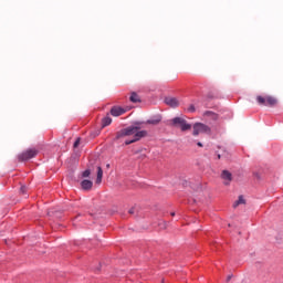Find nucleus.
I'll return each mask as SVG.
<instances>
[{"instance_id": "f257e3e1", "label": "nucleus", "mask_w": 283, "mask_h": 283, "mask_svg": "<svg viewBox=\"0 0 283 283\" xmlns=\"http://www.w3.org/2000/svg\"><path fill=\"white\" fill-rule=\"evenodd\" d=\"M126 136H133V139L125 142V145H132L133 143H138L140 138H145V136H147V130H140L139 126H129L117 132L115 139L118 140Z\"/></svg>"}, {"instance_id": "f03ea898", "label": "nucleus", "mask_w": 283, "mask_h": 283, "mask_svg": "<svg viewBox=\"0 0 283 283\" xmlns=\"http://www.w3.org/2000/svg\"><path fill=\"white\" fill-rule=\"evenodd\" d=\"M168 125L170 127H179L181 132H189V129H191V125L182 117H175L170 119Z\"/></svg>"}, {"instance_id": "7ed1b4c3", "label": "nucleus", "mask_w": 283, "mask_h": 283, "mask_svg": "<svg viewBox=\"0 0 283 283\" xmlns=\"http://www.w3.org/2000/svg\"><path fill=\"white\" fill-rule=\"evenodd\" d=\"M256 103H259L260 105H264L266 107H275V105H277V99L271 95H258Z\"/></svg>"}, {"instance_id": "20e7f679", "label": "nucleus", "mask_w": 283, "mask_h": 283, "mask_svg": "<svg viewBox=\"0 0 283 283\" xmlns=\"http://www.w3.org/2000/svg\"><path fill=\"white\" fill-rule=\"evenodd\" d=\"M39 154V150L36 148H29L18 155L19 163H25V160H32V158H35V156Z\"/></svg>"}, {"instance_id": "39448f33", "label": "nucleus", "mask_w": 283, "mask_h": 283, "mask_svg": "<svg viewBox=\"0 0 283 283\" xmlns=\"http://www.w3.org/2000/svg\"><path fill=\"white\" fill-rule=\"evenodd\" d=\"M192 134L195 136H199V134H211V128L202 123H196Z\"/></svg>"}, {"instance_id": "423d86ee", "label": "nucleus", "mask_w": 283, "mask_h": 283, "mask_svg": "<svg viewBox=\"0 0 283 283\" xmlns=\"http://www.w3.org/2000/svg\"><path fill=\"white\" fill-rule=\"evenodd\" d=\"M166 105H169V107H179L180 102L176 97H166L165 98Z\"/></svg>"}, {"instance_id": "0eeeda50", "label": "nucleus", "mask_w": 283, "mask_h": 283, "mask_svg": "<svg viewBox=\"0 0 283 283\" xmlns=\"http://www.w3.org/2000/svg\"><path fill=\"white\" fill-rule=\"evenodd\" d=\"M125 108L120 107V106H113L111 108V114L113 116H123V114H125Z\"/></svg>"}, {"instance_id": "6e6552de", "label": "nucleus", "mask_w": 283, "mask_h": 283, "mask_svg": "<svg viewBox=\"0 0 283 283\" xmlns=\"http://www.w3.org/2000/svg\"><path fill=\"white\" fill-rule=\"evenodd\" d=\"M221 178H222V180H224V185H229V182H231V180H233V176L231 175V172L229 170H223L221 172Z\"/></svg>"}, {"instance_id": "1a4fd4ad", "label": "nucleus", "mask_w": 283, "mask_h": 283, "mask_svg": "<svg viewBox=\"0 0 283 283\" xmlns=\"http://www.w3.org/2000/svg\"><path fill=\"white\" fill-rule=\"evenodd\" d=\"M92 187H94V182H92V180L84 179V180L81 182V188H82L84 191H90V189H92Z\"/></svg>"}, {"instance_id": "9d476101", "label": "nucleus", "mask_w": 283, "mask_h": 283, "mask_svg": "<svg viewBox=\"0 0 283 283\" xmlns=\"http://www.w3.org/2000/svg\"><path fill=\"white\" fill-rule=\"evenodd\" d=\"M203 116H206V118H210L211 120H218V114H216L211 111H206L203 113Z\"/></svg>"}, {"instance_id": "9b49d317", "label": "nucleus", "mask_w": 283, "mask_h": 283, "mask_svg": "<svg viewBox=\"0 0 283 283\" xmlns=\"http://www.w3.org/2000/svg\"><path fill=\"white\" fill-rule=\"evenodd\" d=\"M96 185H101L103 182V168L101 166L97 167V178H96Z\"/></svg>"}, {"instance_id": "f8f14e48", "label": "nucleus", "mask_w": 283, "mask_h": 283, "mask_svg": "<svg viewBox=\"0 0 283 283\" xmlns=\"http://www.w3.org/2000/svg\"><path fill=\"white\" fill-rule=\"evenodd\" d=\"M129 101L132 103H140V96H138V94L136 92H133L130 94Z\"/></svg>"}, {"instance_id": "ddd939ff", "label": "nucleus", "mask_w": 283, "mask_h": 283, "mask_svg": "<svg viewBox=\"0 0 283 283\" xmlns=\"http://www.w3.org/2000/svg\"><path fill=\"white\" fill-rule=\"evenodd\" d=\"M108 125H112V117L109 115L102 119V127H108Z\"/></svg>"}, {"instance_id": "4468645a", "label": "nucleus", "mask_w": 283, "mask_h": 283, "mask_svg": "<svg viewBox=\"0 0 283 283\" xmlns=\"http://www.w3.org/2000/svg\"><path fill=\"white\" fill-rule=\"evenodd\" d=\"M245 200L244 197L240 196L239 199L233 203L234 209L240 207V205H244Z\"/></svg>"}, {"instance_id": "2eb2a0df", "label": "nucleus", "mask_w": 283, "mask_h": 283, "mask_svg": "<svg viewBox=\"0 0 283 283\" xmlns=\"http://www.w3.org/2000/svg\"><path fill=\"white\" fill-rule=\"evenodd\" d=\"M160 120H161V118L157 117L154 119H148L146 123H147V125H158L160 123Z\"/></svg>"}, {"instance_id": "dca6fc26", "label": "nucleus", "mask_w": 283, "mask_h": 283, "mask_svg": "<svg viewBox=\"0 0 283 283\" xmlns=\"http://www.w3.org/2000/svg\"><path fill=\"white\" fill-rule=\"evenodd\" d=\"M92 175V171L90 169H86L82 172V178H90Z\"/></svg>"}, {"instance_id": "f3484780", "label": "nucleus", "mask_w": 283, "mask_h": 283, "mask_svg": "<svg viewBox=\"0 0 283 283\" xmlns=\"http://www.w3.org/2000/svg\"><path fill=\"white\" fill-rule=\"evenodd\" d=\"M188 112H190V113L196 112V106H195L193 104H191V105L188 107Z\"/></svg>"}, {"instance_id": "a211bd4d", "label": "nucleus", "mask_w": 283, "mask_h": 283, "mask_svg": "<svg viewBox=\"0 0 283 283\" xmlns=\"http://www.w3.org/2000/svg\"><path fill=\"white\" fill-rule=\"evenodd\" d=\"M81 145V138H77L73 145V147H78Z\"/></svg>"}, {"instance_id": "6ab92c4d", "label": "nucleus", "mask_w": 283, "mask_h": 283, "mask_svg": "<svg viewBox=\"0 0 283 283\" xmlns=\"http://www.w3.org/2000/svg\"><path fill=\"white\" fill-rule=\"evenodd\" d=\"M25 191H28V188H25V186H22L20 188V193H25Z\"/></svg>"}, {"instance_id": "aec40b11", "label": "nucleus", "mask_w": 283, "mask_h": 283, "mask_svg": "<svg viewBox=\"0 0 283 283\" xmlns=\"http://www.w3.org/2000/svg\"><path fill=\"white\" fill-rule=\"evenodd\" d=\"M135 211H136L135 208H130V209L128 210V213H130V216H134Z\"/></svg>"}, {"instance_id": "412c9836", "label": "nucleus", "mask_w": 283, "mask_h": 283, "mask_svg": "<svg viewBox=\"0 0 283 283\" xmlns=\"http://www.w3.org/2000/svg\"><path fill=\"white\" fill-rule=\"evenodd\" d=\"M217 158H218V160H220V158H222V155L218 154Z\"/></svg>"}, {"instance_id": "4be33fe9", "label": "nucleus", "mask_w": 283, "mask_h": 283, "mask_svg": "<svg viewBox=\"0 0 283 283\" xmlns=\"http://www.w3.org/2000/svg\"><path fill=\"white\" fill-rule=\"evenodd\" d=\"M198 147H202V143L198 142L197 143Z\"/></svg>"}, {"instance_id": "5701e85b", "label": "nucleus", "mask_w": 283, "mask_h": 283, "mask_svg": "<svg viewBox=\"0 0 283 283\" xmlns=\"http://www.w3.org/2000/svg\"><path fill=\"white\" fill-rule=\"evenodd\" d=\"M170 216H172V217L176 216V212H171Z\"/></svg>"}]
</instances>
